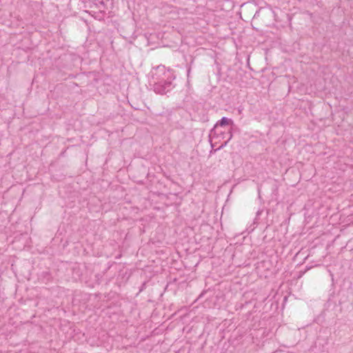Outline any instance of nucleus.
<instances>
[{
	"label": "nucleus",
	"instance_id": "obj_2",
	"mask_svg": "<svg viewBox=\"0 0 353 353\" xmlns=\"http://www.w3.org/2000/svg\"><path fill=\"white\" fill-rule=\"evenodd\" d=\"M232 134L231 132H230V137H229L228 139L226 141H225L224 143L222 144L221 147L227 144V143L228 142V141L232 139Z\"/></svg>",
	"mask_w": 353,
	"mask_h": 353
},
{
	"label": "nucleus",
	"instance_id": "obj_1",
	"mask_svg": "<svg viewBox=\"0 0 353 353\" xmlns=\"http://www.w3.org/2000/svg\"><path fill=\"white\" fill-rule=\"evenodd\" d=\"M232 123L233 121L230 119H228L227 117H223L219 121H218L214 125L213 131L210 134L212 141H213L214 139H215V136L218 133H222V131L220 130V128L227 125H232Z\"/></svg>",
	"mask_w": 353,
	"mask_h": 353
}]
</instances>
